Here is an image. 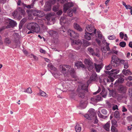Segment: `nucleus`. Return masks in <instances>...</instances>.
Segmentation results:
<instances>
[{"mask_svg": "<svg viewBox=\"0 0 132 132\" xmlns=\"http://www.w3.org/2000/svg\"><path fill=\"white\" fill-rule=\"evenodd\" d=\"M108 78H109V79H108V78H105V79L106 80L107 82H113L114 80V79L113 77H112V76H108Z\"/></svg>", "mask_w": 132, "mask_h": 132, "instance_id": "obj_28", "label": "nucleus"}, {"mask_svg": "<svg viewBox=\"0 0 132 132\" xmlns=\"http://www.w3.org/2000/svg\"><path fill=\"white\" fill-rule=\"evenodd\" d=\"M88 86H86L84 84L82 85L79 84L76 90L77 94L73 91H72L70 94V98L71 99L74 100L75 96L77 95L82 98H84L85 94V92H88Z\"/></svg>", "mask_w": 132, "mask_h": 132, "instance_id": "obj_1", "label": "nucleus"}, {"mask_svg": "<svg viewBox=\"0 0 132 132\" xmlns=\"http://www.w3.org/2000/svg\"><path fill=\"white\" fill-rule=\"evenodd\" d=\"M111 131L112 132H118L117 128L114 126H111Z\"/></svg>", "mask_w": 132, "mask_h": 132, "instance_id": "obj_38", "label": "nucleus"}, {"mask_svg": "<svg viewBox=\"0 0 132 132\" xmlns=\"http://www.w3.org/2000/svg\"><path fill=\"white\" fill-rule=\"evenodd\" d=\"M113 110H118V107L117 105H116L113 106L112 108Z\"/></svg>", "mask_w": 132, "mask_h": 132, "instance_id": "obj_63", "label": "nucleus"}, {"mask_svg": "<svg viewBox=\"0 0 132 132\" xmlns=\"http://www.w3.org/2000/svg\"><path fill=\"white\" fill-rule=\"evenodd\" d=\"M127 89V87L126 86L122 85H119L117 89L119 93L123 94L126 93Z\"/></svg>", "mask_w": 132, "mask_h": 132, "instance_id": "obj_9", "label": "nucleus"}, {"mask_svg": "<svg viewBox=\"0 0 132 132\" xmlns=\"http://www.w3.org/2000/svg\"><path fill=\"white\" fill-rule=\"evenodd\" d=\"M55 15V13L52 12L47 13L45 16L46 19L48 21H52L53 23L55 22V18L53 16Z\"/></svg>", "mask_w": 132, "mask_h": 132, "instance_id": "obj_6", "label": "nucleus"}, {"mask_svg": "<svg viewBox=\"0 0 132 132\" xmlns=\"http://www.w3.org/2000/svg\"><path fill=\"white\" fill-rule=\"evenodd\" d=\"M105 44H106V49L107 51H110L111 50L109 47V45L110 44L109 43H107V42H106Z\"/></svg>", "mask_w": 132, "mask_h": 132, "instance_id": "obj_46", "label": "nucleus"}, {"mask_svg": "<svg viewBox=\"0 0 132 132\" xmlns=\"http://www.w3.org/2000/svg\"><path fill=\"white\" fill-rule=\"evenodd\" d=\"M124 60H121L118 58L115 55H113L111 57V63L113 66L117 67L119 66L120 63L125 64L126 62Z\"/></svg>", "mask_w": 132, "mask_h": 132, "instance_id": "obj_2", "label": "nucleus"}, {"mask_svg": "<svg viewBox=\"0 0 132 132\" xmlns=\"http://www.w3.org/2000/svg\"><path fill=\"white\" fill-rule=\"evenodd\" d=\"M101 112L103 114L106 115L107 114V111L106 109H103L101 110Z\"/></svg>", "mask_w": 132, "mask_h": 132, "instance_id": "obj_53", "label": "nucleus"}, {"mask_svg": "<svg viewBox=\"0 0 132 132\" xmlns=\"http://www.w3.org/2000/svg\"><path fill=\"white\" fill-rule=\"evenodd\" d=\"M119 36L121 39H123L124 37V34L122 32H120L119 33Z\"/></svg>", "mask_w": 132, "mask_h": 132, "instance_id": "obj_57", "label": "nucleus"}, {"mask_svg": "<svg viewBox=\"0 0 132 132\" xmlns=\"http://www.w3.org/2000/svg\"><path fill=\"white\" fill-rule=\"evenodd\" d=\"M27 19H26L24 18L20 21L19 25V29H20L22 28L23 24L26 22Z\"/></svg>", "mask_w": 132, "mask_h": 132, "instance_id": "obj_17", "label": "nucleus"}, {"mask_svg": "<svg viewBox=\"0 0 132 132\" xmlns=\"http://www.w3.org/2000/svg\"><path fill=\"white\" fill-rule=\"evenodd\" d=\"M120 71V70H119L113 72H111V73H113V74H112V76L113 77H114L115 78H118V77H117L116 75Z\"/></svg>", "mask_w": 132, "mask_h": 132, "instance_id": "obj_35", "label": "nucleus"}, {"mask_svg": "<svg viewBox=\"0 0 132 132\" xmlns=\"http://www.w3.org/2000/svg\"><path fill=\"white\" fill-rule=\"evenodd\" d=\"M75 65L78 69H82L84 70L86 69V66L82 63L81 61H78L75 62Z\"/></svg>", "mask_w": 132, "mask_h": 132, "instance_id": "obj_8", "label": "nucleus"}, {"mask_svg": "<svg viewBox=\"0 0 132 132\" xmlns=\"http://www.w3.org/2000/svg\"><path fill=\"white\" fill-rule=\"evenodd\" d=\"M73 5V4L72 2H68L64 4L63 8H70Z\"/></svg>", "mask_w": 132, "mask_h": 132, "instance_id": "obj_19", "label": "nucleus"}, {"mask_svg": "<svg viewBox=\"0 0 132 132\" xmlns=\"http://www.w3.org/2000/svg\"><path fill=\"white\" fill-rule=\"evenodd\" d=\"M37 95L39 96H41L44 97H47L46 94L42 90H40L39 92L37 94Z\"/></svg>", "mask_w": 132, "mask_h": 132, "instance_id": "obj_30", "label": "nucleus"}, {"mask_svg": "<svg viewBox=\"0 0 132 132\" xmlns=\"http://www.w3.org/2000/svg\"><path fill=\"white\" fill-rule=\"evenodd\" d=\"M102 90L101 92L100 93V94L101 95H102L104 93V92H105V89L104 87L103 86L102 87Z\"/></svg>", "mask_w": 132, "mask_h": 132, "instance_id": "obj_56", "label": "nucleus"}, {"mask_svg": "<svg viewBox=\"0 0 132 132\" xmlns=\"http://www.w3.org/2000/svg\"><path fill=\"white\" fill-rule=\"evenodd\" d=\"M34 10L32 9L31 10H29L27 11V12L29 16H31L32 15H34Z\"/></svg>", "mask_w": 132, "mask_h": 132, "instance_id": "obj_27", "label": "nucleus"}, {"mask_svg": "<svg viewBox=\"0 0 132 132\" xmlns=\"http://www.w3.org/2000/svg\"><path fill=\"white\" fill-rule=\"evenodd\" d=\"M96 97V98L95 99V101L97 102H99L100 101H102L103 99V98L99 95H97Z\"/></svg>", "mask_w": 132, "mask_h": 132, "instance_id": "obj_37", "label": "nucleus"}, {"mask_svg": "<svg viewBox=\"0 0 132 132\" xmlns=\"http://www.w3.org/2000/svg\"><path fill=\"white\" fill-rule=\"evenodd\" d=\"M124 79L122 78H119L117 80L114 84V85L116 86H117L118 84H122L124 82Z\"/></svg>", "mask_w": 132, "mask_h": 132, "instance_id": "obj_14", "label": "nucleus"}, {"mask_svg": "<svg viewBox=\"0 0 132 132\" xmlns=\"http://www.w3.org/2000/svg\"><path fill=\"white\" fill-rule=\"evenodd\" d=\"M86 28L87 30L89 32H92L93 31V29H92V27L90 25H88L86 26Z\"/></svg>", "mask_w": 132, "mask_h": 132, "instance_id": "obj_41", "label": "nucleus"}, {"mask_svg": "<svg viewBox=\"0 0 132 132\" xmlns=\"http://www.w3.org/2000/svg\"><path fill=\"white\" fill-rule=\"evenodd\" d=\"M4 42L6 44L8 45L10 44L11 43V40L9 37L5 38L4 40Z\"/></svg>", "mask_w": 132, "mask_h": 132, "instance_id": "obj_31", "label": "nucleus"}, {"mask_svg": "<svg viewBox=\"0 0 132 132\" xmlns=\"http://www.w3.org/2000/svg\"><path fill=\"white\" fill-rule=\"evenodd\" d=\"M112 52V54H115L116 55H117L118 51H115L113 48H112L111 49Z\"/></svg>", "mask_w": 132, "mask_h": 132, "instance_id": "obj_62", "label": "nucleus"}, {"mask_svg": "<svg viewBox=\"0 0 132 132\" xmlns=\"http://www.w3.org/2000/svg\"><path fill=\"white\" fill-rule=\"evenodd\" d=\"M14 41L15 43H16L15 46H13L10 47L13 48H16V47L18 46V44L19 43V44H20V42L19 41V38L18 39H16V38H15L14 39Z\"/></svg>", "mask_w": 132, "mask_h": 132, "instance_id": "obj_23", "label": "nucleus"}, {"mask_svg": "<svg viewBox=\"0 0 132 132\" xmlns=\"http://www.w3.org/2000/svg\"><path fill=\"white\" fill-rule=\"evenodd\" d=\"M60 67L61 69H62V72L65 74L68 73L70 70L72 68L70 65L66 64L60 65Z\"/></svg>", "mask_w": 132, "mask_h": 132, "instance_id": "obj_5", "label": "nucleus"}, {"mask_svg": "<svg viewBox=\"0 0 132 132\" xmlns=\"http://www.w3.org/2000/svg\"><path fill=\"white\" fill-rule=\"evenodd\" d=\"M68 34L69 35H70V37L72 38L73 37V36L75 35L76 32H75L72 30L69 29L68 31Z\"/></svg>", "mask_w": 132, "mask_h": 132, "instance_id": "obj_24", "label": "nucleus"}, {"mask_svg": "<svg viewBox=\"0 0 132 132\" xmlns=\"http://www.w3.org/2000/svg\"><path fill=\"white\" fill-rule=\"evenodd\" d=\"M40 10H34V16H37V17H38V16H37V15H38V14H40V12L39 11H40Z\"/></svg>", "mask_w": 132, "mask_h": 132, "instance_id": "obj_39", "label": "nucleus"}, {"mask_svg": "<svg viewBox=\"0 0 132 132\" xmlns=\"http://www.w3.org/2000/svg\"><path fill=\"white\" fill-rule=\"evenodd\" d=\"M18 9H16L12 13V16L15 17L18 16V15H19Z\"/></svg>", "mask_w": 132, "mask_h": 132, "instance_id": "obj_33", "label": "nucleus"}, {"mask_svg": "<svg viewBox=\"0 0 132 132\" xmlns=\"http://www.w3.org/2000/svg\"><path fill=\"white\" fill-rule=\"evenodd\" d=\"M87 32H88L86 31L85 32V35L84 36V38L88 40H90L91 39V37L87 33Z\"/></svg>", "mask_w": 132, "mask_h": 132, "instance_id": "obj_29", "label": "nucleus"}, {"mask_svg": "<svg viewBox=\"0 0 132 132\" xmlns=\"http://www.w3.org/2000/svg\"><path fill=\"white\" fill-rule=\"evenodd\" d=\"M70 73L71 77L73 78H76L77 77L76 75V73L74 68H71L70 71L66 74Z\"/></svg>", "mask_w": 132, "mask_h": 132, "instance_id": "obj_12", "label": "nucleus"}, {"mask_svg": "<svg viewBox=\"0 0 132 132\" xmlns=\"http://www.w3.org/2000/svg\"><path fill=\"white\" fill-rule=\"evenodd\" d=\"M88 65V69L89 71L93 70V69L94 68V66L93 63H91L89 64V65Z\"/></svg>", "mask_w": 132, "mask_h": 132, "instance_id": "obj_36", "label": "nucleus"}, {"mask_svg": "<svg viewBox=\"0 0 132 132\" xmlns=\"http://www.w3.org/2000/svg\"><path fill=\"white\" fill-rule=\"evenodd\" d=\"M74 28L77 30L79 31H82V29L80 26L76 23H74L73 25Z\"/></svg>", "mask_w": 132, "mask_h": 132, "instance_id": "obj_15", "label": "nucleus"}, {"mask_svg": "<svg viewBox=\"0 0 132 132\" xmlns=\"http://www.w3.org/2000/svg\"><path fill=\"white\" fill-rule=\"evenodd\" d=\"M79 106L82 109H84L85 108L86 106V105L85 101H80L79 104Z\"/></svg>", "mask_w": 132, "mask_h": 132, "instance_id": "obj_25", "label": "nucleus"}, {"mask_svg": "<svg viewBox=\"0 0 132 132\" xmlns=\"http://www.w3.org/2000/svg\"><path fill=\"white\" fill-rule=\"evenodd\" d=\"M84 62L85 64L86 65H89L91 63H92V62L90 61L89 59H85L84 60Z\"/></svg>", "mask_w": 132, "mask_h": 132, "instance_id": "obj_32", "label": "nucleus"}, {"mask_svg": "<svg viewBox=\"0 0 132 132\" xmlns=\"http://www.w3.org/2000/svg\"><path fill=\"white\" fill-rule=\"evenodd\" d=\"M94 66L96 71L97 72H99L102 69L103 64L102 63H101V64H98L94 63Z\"/></svg>", "mask_w": 132, "mask_h": 132, "instance_id": "obj_11", "label": "nucleus"}, {"mask_svg": "<svg viewBox=\"0 0 132 132\" xmlns=\"http://www.w3.org/2000/svg\"><path fill=\"white\" fill-rule=\"evenodd\" d=\"M31 56H33V57L34 58V60H35L37 61L38 60V58L37 57V56H36L35 55H34V54H31L30 55Z\"/></svg>", "mask_w": 132, "mask_h": 132, "instance_id": "obj_61", "label": "nucleus"}, {"mask_svg": "<svg viewBox=\"0 0 132 132\" xmlns=\"http://www.w3.org/2000/svg\"><path fill=\"white\" fill-rule=\"evenodd\" d=\"M122 72L125 76L132 74V72L130 71V70L129 69H128L127 70L125 69H124L122 70Z\"/></svg>", "mask_w": 132, "mask_h": 132, "instance_id": "obj_18", "label": "nucleus"}, {"mask_svg": "<svg viewBox=\"0 0 132 132\" xmlns=\"http://www.w3.org/2000/svg\"><path fill=\"white\" fill-rule=\"evenodd\" d=\"M71 9H69L68 11L67 14L68 16L69 17H71L72 16V11Z\"/></svg>", "mask_w": 132, "mask_h": 132, "instance_id": "obj_44", "label": "nucleus"}, {"mask_svg": "<svg viewBox=\"0 0 132 132\" xmlns=\"http://www.w3.org/2000/svg\"><path fill=\"white\" fill-rule=\"evenodd\" d=\"M76 132H80L81 130V126L79 124H77L75 127Z\"/></svg>", "mask_w": 132, "mask_h": 132, "instance_id": "obj_26", "label": "nucleus"}, {"mask_svg": "<svg viewBox=\"0 0 132 132\" xmlns=\"http://www.w3.org/2000/svg\"><path fill=\"white\" fill-rule=\"evenodd\" d=\"M112 126H114L117 125V122L115 120H111Z\"/></svg>", "mask_w": 132, "mask_h": 132, "instance_id": "obj_49", "label": "nucleus"}, {"mask_svg": "<svg viewBox=\"0 0 132 132\" xmlns=\"http://www.w3.org/2000/svg\"><path fill=\"white\" fill-rule=\"evenodd\" d=\"M26 27L28 30L34 31L36 33L39 32L40 31V28L39 25L35 22L28 23Z\"/></svg>", "mask_w": 132, "mask_h": 132, "instance_id": "obj_3", "label": "nucleus"}, {"mask_svg": "<svg viewBox=\"0 0 132 132\" xmlns=\"http://www.w3.org/2000/svg\"><path fill=\"white\" fill-rule=\"evenodd\" d=\"M122 5L125 6L126 8H132V6L129 5H126V3L123 2H122Z\"/></svg>", "mask_w": 132, "mask_h": 132, "instance_id": "obj_48", "label": "nucleus"}, {"mask_svg": "<svg viewBox=\"0 0 132 132\" xmlns=\"http://www.w3.org/2000/svg\"><path fill=\"white\" fill-rule=\"evenodd\" d=\"M108 38L110 40L114 39L116 38V37L115 36L113 35L109 36L108 37Z\"/></svg>", "mask_w": 132, "mask_h": 132, "instance_id": "obj_47", "label": "nucleus"}, {"mask_svg": "<svg viewBox=\"0 0 132 132\" xmlns=\"http://www.w3.org/2000/svg\"><path fill=\"white\" fill-rule=\"evenodd\" d=\"M104 72L106 74L109 75V76H112V74H113V73H111L110 71H107L105 70L104 71Z\"/></svg>", "mask_w": 132, "mask_h": 132, "instance_id": "obj_50", "label": "nucleus"}, {"mask_svg": "<svg viewBox=\"0 0 132 132\" xmlns=\"http://www.w3.org/2000/svg\"><path fill=\"white\" fill-rule=\"evenodd\" d=\"M126 84L128 86H132V82L128 81L126 83Z\"/></svg>", "mask_w": 132, "mask_h": 132, "instance_id": "obj_60", "label": "nucleus"}, {"mask_svg": "<svg viewBox=\"0 0 132 132\" xmlns=\"http://www.w3.org/2000/svg\"><path fill=\"white\" fill-rule=\"evenodd\" d=\"M66 18V17L62 16L60 19V23L62 25V28L64 32L66 31V29H67L68 28L69 24V22L68 21H64V20Z\"/></svg>", "mask_w": 132, "mask_h": 132, "instance_id": "obj_4", "label": "nucleus"}, {"mask_svg": "<svg viewBox=\"0 0 132 132\" xmlns=\"http://www.w3.org/2000/svg\"><path fill=\"white\" fill-rule=\"evenodd\" d=\"M124 68L125 69H127L129 67V66L128 64V62L126 61V62L125 64H124Z\"/></svg>", "mask_w": 132, "mask_h": 132, "instance_id": "obj_59", "label": "nucleus"}, {"mask_svg": "<svg viewBox=\"0 0 132 132\" xmlns=\"http://www.w3.org/2000/svg\"><path fill=\"white\" fill-rule=\"evenodd\" d=\"M119 113L118 111H116L114 113V117L115 118H117L119 117Z\"/></svg>", "mask_w": 132, "mask_h": 132, "instance_id": "obj_42", "label": "nucleus"}, {"mask_svg": "<svg viewBox=\"0 0 132 132\" xmlns=\"http://www.w3.org/2000/svg\"><path fill=\"white\" fill-rule=\"evenodd\" d=\"M40 53H43L44 54H45L46 53V51L45 50L43 49L42 48H40Z\"/></svg>", "mask_w": 132, "mask_h": 132, "instance_id": "obj_64", "label": "nucleus"}, {"mask_svg": "<svg viewBox=\"0 0 132 132\" xmlns=\"http://www.w3.org/2000/svg\"><path fill=\"white\" fill-rule=\"evenodd\" d=\"M88 112L90 113L93 117H95L96 116V112H95V110L93 108H90L89 109Z\"/></svg>", "mask_w": 132, "mask_h": 132, "instance_id": "obj_20", "label": "nucleus"}, {"mask_svg": "<svg viewBox=\"0 0 132 132\" xmlns=\"http://www.w3.org/2000/svg\"><path fill=\"white\" fill-rule=\"evenodd\" d=\"M125 79L127 80H132V77L131 76H129L128 77H125Z\"/></svg>", "mask_w": 132, "mask_h": 132, "instance_id": "obj_52", "label": "nucleus"}, {"mask_svg": "<svg viewBox=\"0 0 132 132\" xmlns=\"http://www.w3.org/2000/svg\"><path fill=\"white\" fill-rule=\"evenodd\" d=\"M19 15L20 16V15H23L24 16L26 12L24 9H18Z\"/></svg>", "mask_w": 132, "mask_h": 132, "instance_id": "obj_22", "label": "nucleus"}, {"mask_svg": "<svg viewBox=\"0 0 132 132\" xmlns=\"http://www.w3.org/2000/svg\"><path fill=\"white\" fill-rule=\"evenodd\" d=\"M17 25L16 22L13 20H11L9 21V23L8 25L5 27L6 29L13 28L16 26Z\"/></svg>", "mask_w": 132, "mask_h": 132, "instance_id": "obj_10", "label": "nucleus"}, {"mask_svg": "<svg viewBox=\"0 0 132 132\" xmlns=\"http://www.w3.org/2000/svg\"><path fill=\"white\" fill-rule=\"evenodd\" d=\"M97 75L95 72L93 73L90 76L89 78L91 80L95 81L97 78Z\"/></svg>", "mask_w": 132, "mask_h": 132, "instance_id": "obj_21", "label": "nucleus"}, {"mask_svg": "<svg viewBox=\"0 0 132 132\" xmlns=\"http://www.w3.org/2000/svg\"><path fill=\"white\" fill-rule=\"evenodd\" d=\"M47 66H48L51 70L54 71H56L57 70V69L51 63L48 64Z\"/></svg>", "mask_w": 132, "mask_h": 132, "instance_id": "obj_34", "label": "nucleus"}, {"mask_svg": "<svg viewBox=\"0 0 132 132\" xmlns=\"http://www.w3.org/2000/svg\"><path fill=\"white\" fill-rule=\"evenodd\" d=\"M110 121L108 122L106 124L103 126V128L107 131L110 130Z\"/></svg>", "mask_w": 132, "mask_h": 132, "instance_id": "obj_16", "label": "nucleus"}, {"mask_svg": "<svg viewBox=\"0 0 132 132\" xmlns=\"http://www.w3.org/2000/svg\"><path fill=\"white\" fill-rule=\"evenodd\" d=\"M111 64H110L108 65H106L105 66V69L107 70H109L112 68V66Z\"/></svg>", "mask_w": 132, "mask_h": 132, "instance_id": "obj_43", "label": "nucleus"}, {"mask_svg": "<svg viewBox=\"0 0 132 132\" xmlns=\"http://www.w3.org/2000/svg\"><path fill=\"white\" fill-rule=\"evenodd\" d=\"M32 2V4L30 5H27L25 4L24 3L21 2L20 0H18L17 2V4L18 6H20L23 7H27V8H33L35 4L34 1Z\"/></svg>", "mask_w": 132, "mask_h": 132, "instance_id": "obj_7", "label": "nucleus"}, {"mask_svg": "<svg viewBox=\"0 0 132 132\" xmlns=\"http://www.w3.org/2000/svg\"><path fill=\"white\" fill-rule=\"evenodd\" d=\"M63 13L62 10H58V11L56 12V14L58 15H61Z\"/></svg>", "mask_w": 132, "mask_h": 132, "instance_id": "obj_51", "label": "nucleus"}, {"mask_svg": "<svg viewBox=\"0 0 132 132\" xmlns=\"http://www.w3.org/2000/svg\"><path fill=\"white\" fill-rule=\"evenodd\" d=\"M40 12V14H38V15H37V16H38V17L40 18L44 16L45 14L44 12L41 11H39Z\"/></svg>", "mask_w": 132, "mask_h": 132, "instance_id": "obj_45", "label": "nucleus"}, {"mask_svg": "<svg viewBox=\"0 0 132 132\" xmlns=\"http://www.w3.org/2000/svg\"><path fill=\"white\" fill-rule=\"evenodd\" d=\"M72 43H73V44H76L77 45H78L80 43L79 42L77 41L76 40H73L72 42Z\"/></svg>", "mask_w": 132, "mask_h": 132, "instance_id": "obj_54", "label": "nucleus"}, {"mask_svg": "<svg viewBox=\"0 0 132 132\" xmlns=\"http://www.w3.org/2000/svg\"><path fill=\"white\" fill-rule=\"evenodd\" d=\"M49 35L53 38H55L58 35L56 31L54 30H50L48 32Z\"/></svg>", "mask_w": 132, "mask_h": 132, "instance_id": "obj_13", "label": "nucleus"}, {"mask_svg": "<svg viewBox=\"0 0 132 132\" xmlns=\"http://www.w3.org/2000/svg\"><path fill=\"white\" fill-rule=\"evenodd\" d=\"M79 36V34L78 33H76L75 35L73 36V37H72V38H74L75 39H77Z\"/></svg>", "mask_w": 132, "mask_h": 132, "instance_id": "obj_58", "label": "nucleus"}, {"mask_svg": "<svg viewBox=\"0 0 132 132\" xmlns=\"http://www.w3.org/2000/svg\"><path fill=\"white\" fill-rule=\"evenodd\" d=\"M26 92L30 94L32 92L31 89L30 87H29L26 90Z\"/></svg>", "mask_w": 132, "mask_h": 132, "instance_id": "obj_55", "label": "nucleus"}, {"mask_svg": "<svg viewBox=\"0 0 132 132\" xmlns=\"http://www.w3.org/2000/svg\"><path fill=\"white\" fill-rule=\"evenodd\" d=\"M119 46L122 47H124L126 46V43L125 42L122 41L119 44Z\"/></svg>", "mask_w": 132, "mask_h": 132, "instance_id": "obj_40", "label": "nucleus"}]
</instances>
